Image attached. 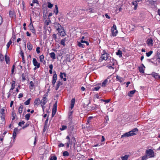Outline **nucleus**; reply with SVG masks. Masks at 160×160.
Here are the masks:
<instances>
[{
    "label": "nucleus",
    "mask_w": 160,
    "mask_h": 160,
    "mask_svg": "<svg viewBox=\"0 0 160 160\" xmlns=\"http://www.w3.org/2000/svg\"><path fill=\"white\" fill-rule=\"evenodd\" d=\"M130 131L129 132L126 133L121 136V138L123 137H128L132 136L136 134L137 131Z\"/></svg>",
    "instance_id": "nucleus-1"
},
{
    "label": "nucleus",
    "mask_w": 160,
    "mask_h": 160,
    "mask_svg": "<svg viewBox=\"0 0 160 160\" xmlns=\"http://www.w3.org/2000/svg\"><path fill=\"white\" fill-rule=\"evenodd\" d=\"M111 31L112 32V35L113 36H116L118 32L116 29V26L115 24H113V26L111 28Z\"/></svg>",
    "instance_id": "nucleus-2"
},
{
    "label": "nucleus",
    "mask_w": 160,
    "mask_h": 160,
    "mask_svg": "<svg viewBox=\"0 0 160 160\" xmlns=\"http://www.w3.org/2000/svg\"><path fill=\"white\" fill-rule=\"evenodd\" d=\"M146 152L147 156H148L149 158H152L154 157V152L153 150L151 149L147 150Z\"/></svg>",
    "instance_id": "nucleus-3"
},
{
    "label": "nucleus",
    "mask_w": 160,
    "mask_h": 160,
    "mask_svg": "<svg viewBox=\"0 0 160 160\" xmlns=\"http://www.w3.org/2000/svg\"><path fill=\"white\" fill-rule=\"evenodd\" d=\"M47 99L46 97H44L40 101L43 110L45 108L44 106L47 103Z\"/></svg>",
    "instance_id": "nucleus-4"
},
{
    "label": "nucleus",
    "mask_w": 160,
    "mask_h": 160,
    "mask_svg": "<svg viewBox=\"0 0 160 160\" xmlns=\"http://www.w3.org/2000/svg\"><path fill=\"white\" fill-rule=\"evenodd\" d=\"M5 123V115H2L0 118V126H2Z\"/></svg>",
    "instance_id": "nucleus-5"
},
{
    "label": "nucleus",
    "mask_w": 160,
    "mask_h": 160,
    "mask_svg": "<svg viewBox=\"0 0 160 160\" xmlns=\"http://www.w3.org/2000/svg\"><path fill=\"white\" fill-rule=\"evenodd\" d=\"M54 74L53 75V76L52 77V84L53 86H54L55 85V84L57 80V75L56 73V72L54 71Z\"/></svg>",
    "instance_id": "nucleus-6"
},
{
    "label": "nucleus",
    "mask_w": 160,
    "mask_h": 160,
    "mask_svg": "<svg viewBox=\"0 0 160 160\" xmlns=\"http://www.w3.org/2000/svg\"><path fill=\"white\" fill-rule=\"evenodd\" d=\"M30 20L31 22L30 24H29L28 27L30 30L31 31V32L33 33H35L36 32L35 30L33 27L32 23V19L31 18L30 19Z\"/></svg>",
    "instance_id": "nucleus-7"
},
{
    "label": "nucleus",
    "mask_w": 160,
    "mask_h": 160,
    "mask_svg": "<svg viewBox=\"0 0 160 160\" xmlns=\"http://www.w3.org/2000/svg\"><path fill=\"white\" fill-rule=\"evenodd\" d=\"M32 62L33 65L35 66L37 68H38L40 67V64L38 63L35 58H34L33 59Z\"/></svg>",
    "instance_id": "nucleus-8"
},
{
    "label": "nucleus",
    "mask_w": 160,
    "mask_h": 160,
    "mask_svg": "<svg viewBox=\"0 0 160 160\" xmlns=\"http://www.w3.org/2000/svg\"><path fill=\"white\" fill-rule=\"evenodd\" d=\"M58 31V32L60 33V35H62L63 36H65L66 34L64 31V29H63L62 28H61L60 29H59V30Z\"/></svg>",
    "instance_id": "nucleus-9"
},
{
    "label": "nucleus",
    "mask_w": 160,
    "mask_h": 160,
    "mask_svg": "<svg viewBox=\"0 0 160 160\" xmlns=\"http://www.w3.org/2000/svg\"><path fill=\"white\" fill-rule=\"evenodd\" d=\"M101 58L102 60H106L108 58V55L107 53H103L101 56Z\"/></svg>",
    "instance_id": "nucleus-10"
},
{
    "label": "nucleus",
    "mask_w": 160,
    "mask_h": 160,
    "mask_svg": "<svg viewBox=\"0 0 160 160\" xmlns=\"http://www.w3.org/2000/svg\"><path fill=\"white\" fill-rule=\"evenodd\" d=\"M40 60L41 62L43 63L44 64H45L46 63V61L44 60V57L43 55H40L39 57Z\"/></svg>",
    "instance_id": "nucleus-11"
},
{
    "label": "nucleus",
    "mask_w": 160,
    "mask_h": 160,
    "mask_svg": "<svg viewBox=\"0 0 160 160\" xmlns=\"http://www.w3.org/2000/svg\"><path fill=\"white\" fill-rule=\"evenodd\" d=\"M153 40L152 39L150 38L148 39L147 41V43L149 46H152L153 45Z\"/></svg>",
    "instance_id": "nucleus-12"
},
{
    "label": "nucleus",
    "mask_w": 160,
    "mask_h": 160,
    "mask_svg": "<svg viewBox=\"0 0 160 160\" xmlns=\"http://www.w3.org/2000/svg\"><path fill=\"white\" fill-rule=\"evenodd\" d=\"M132 4L134 6L133 8L134 9L136 10L137 9L138 6L137 2L136 1H134L132 2Z\"/></svg>",
    "instance_id": "nucleus-13"
},
{
    "label": "nucleus",
    "mask_w": 160,
    "mask_h": 160,
    "mask_svg": "<svg viewBox=\"0 0 160 160\" xmlns=\"http://www.w3.org/2000/svg\"><path fill=\"white\" fill-rule=\"evenodd\" d=\"M54 25L55 27L58 31L62 28L61 25L59 23H56Z\"/></svg>",
    "instance_id": "nucleus-14"
},
{
    "label": "nucleus",
    "mask_w": 160,
    "mask_h": 160,
    "mask_svg": "<svg viewBox=\"0 0 160 160\" xmlns=\"http://www.w3.org/2000/svg\"><path fill=\"white\" fill-rule=\"evenodd\" d=\"M62 85V83L60 81H58L57 82V85L56 86V87L55 88V89L56 90H57L58 89L59 86Z\"/></svg>",
    "instance_id": "nucleus-15"
},
{
    "label": "nucleus",
    "mask_w": 160,
    "mask_h": 160,
    "mask_svg": "<svg viewBox=\"0 0 160 160\" xmlns=\"http://www.w3.org/2000/svg\"><path fill=\"white\" fill-rule=\"evenodd\" d=\"M108 80L107 79H105L102 83V87H105L108 84Z\"/></svg>",
    "instance_id": "nucleus-16"
},
{
    "label": "nucleus",
    "mask_w": 160,
    "mask_h": 160,
    "mask_svg": "<svg viewBox=\"0 0 160 160\" xmlns=\"http://www.w3.org/2000/svg\"><path fill=\"white\" fill-rule=\"evenodd\" d=\"M15 85V81H12V83L11 88L10 90V92H11V91L12 90L14 89Z\"/></svg>",
    "instance_id": "nucleus-17"
},
{
    "label": "nucleus",
    "mask_w": 160,
    "mask_h": 160,
    "mask_svg": "<svg viewBox=\"0 0 160 160\" xmlns=\"http://www.w3.org/2000/svg\"><path fill=\"white\" fill-rule=\"evenodd\" d=\"M23 109V106L22 105H21L18 108V112L19 113L21 114L22 112V109Z\"/></svg>",
    "instance_id": "nucleus-18"
},
{
    "label": "nucleus",
    "mask_w": 160,
    "mask_h": 160,
    "mask_svg": "<svg viewBox=\"0 0 160 160\" xmlns=\"http://www.w3.org/2000/svg\"><path fill=\"white\" fill-rule=\"evenodd\" d=\"M27 46L29 50H31L32 49V46L30 42H28L27 43Z\"/></svg>",
    "instance_id": "nucleus-19"
},
{
    "label": "nucleus",
    "mask_w": 160,
    "mask_h": 160,
    "mask_svg": "<svg viewBox=\"0 0 160 160\" xmlns=\"http://www.w3.org/2000/svg\"><path fill=\"white\" fill-rule=\"evenodd\" d=\"M20 54L22 57V62L23 63H24L25 62V60H24V53L22 50L21 51Z\"/></svg>",
    "instance_id": "nucleus-20"
},
{
    "label": "nucleus",
    "mask_w": 160,
    "mask_h": 160,
    "mask_svg": "<svg viewBox=\"0 0 160 160\" xmlns=\"http://www.w3.org/2000/svg\"><path fill=\"white\" fill-rule=\"evenodd\" d=\"M50 57L53 59H56V56L54 52H52L50 53Z\"/></svg>",
    "instance_id": "nucleus-21"
},
{
    "label": "nucleus",
    "mask_w": 160,
    "mask_h": 160,
    "mask_svg": "<svg viewBox=\"0 0 160 160\" xmlns=\"http://www.w3.org/2000/svg\"><path fill=\"white\" fill-rule=\"evenodd\" d=\"M66 41V38H64L62 39L61 41V42H60L61 44L62 45L65 46V41Z\"/></svg>",
    "instance_id": "nucleus-22"
},
{
    "label": "nucleus",
    "mask_w": 160,
    "mask_h": 160,
    "mask_svg": "<svg viewBox=\"0 0 160 160\" xmlns=\"http://www.w3.org/2000/svg\"><path fill=\"white\" fill-rule=\"evenodd\" d=\"M152 76L156 79H158L160 75H159L157 73H154L152 74Z\"/></svg>",
    "instance_id": "nucleus-23"
},
{
    "label": "nucleus",
    "mask_w": 160,
    "mask_h": 160,
    "mask_svg": "<svg viewBox=\"0 0 160 160\" xmlns=\"http://www.w3.org/2000/svg\"><path fill=\"white\" fill-rule=\"evenodd\" d=\"M30 84L29 88L30 89H32L34 86V83L32 81H31Z\"/></svg>",
    "instance_id": "nucleus-24"
},
{
    "label": "nucleus",
    "mask_w": 160,
    "mask_h": 160,
    "mask_svg": "<svg viewBox=\"0 0 160 160\" xmlns=\"http://www.w3.org/2000/svg\"><path fill=\"white\" fill-rule=\"evenodd\" d=\"M135 92L136 90H135L130 91L129 92V93H128V96L130 97H132V95L135 93Z\"/></svg>",
    "instance_id": "nucleus-25"
},
{
    "label": "nucleus",
    "mask_w": 160,
    "mask_h": 160,
    "mask_svg": "<svg viewBox=\"0 0 160 160\" xmlns=\"http://www.w3.org/2000/svg\"><path fill=\"white\" fill-rule=\"evenodd\" d=\"M116 54L117 55L119 56V57H122V52L120 50H118L116 53Z\"/></svg>",
    "instance_id": "nucleus-26"
},
{
    "label": "nucleus",
    "mask_w": 160,
    "mask_h": 160,
    "mask_svg": "<svg viewBox=\"0 0 160 160\" xmlns=\"http://www.w3.org/2000/svg\"><path fill=\"white\" fill-rule=\"evenodd\" d=\"M5 60L6 63L7 64L9 63V61H10L9 58L7 56V55H6L5 56Z\"/></svg>",
    "instance_id": "nucleus-27"
},
{
    "label": "nucleus",
    "mask_w": 160,
    "mask_h": 160,
    "mask_svg": "<svg viewBox=\"0 0 160 160\" xmlns=\"http://www.w3.org/2000/svg\"><path fill=\"white\" fill-rule=\"evenodd\" d=\"M58 7L57 5H55V8L54 10V12L56 14H57L58 13Z\"/></svg>",
    "instance_id": "nucleus-28"
},
{
    "label": "nucleus",
    "mask_w": 160,
    "mask_h": 160,
    "mask_svg": "<svg viewBox=\"0 0 160 160\" xmlns=\"http://www.w3.org/2000/svg\"><path fill=\"white\" fill-rule=\"evenodd\" d=\"M17 135L16 132L15 131H14L13 132V134H12V137L13 138V142H14L15 141V138H16V137Z\"/></svg>",
    "instance_id": "nucleus-29"
},
{
    "label": "nucleus",
    "mask_w": 160,
    "mask_h": 160,
    "mask_svg": "<svg viewBox=\"0 0 160 160\" xmlns=\"http://www.w3.org/2000/svg\"><path fill=\"white\" fill-rule=\"evenodd\" d=\"M57 158L55 155L51 156L49 158L50 160H57Z\"/></svg>",
    "instance_id": "nucleus-30"
},
{
    "label": "nucleus",
    "mask_w": 160,
    "mask_h": 160,
    "mask_svg": "<svg viewBox=\"0 0 160 160\" xmlns=\"http://www.w3.org/2000/svg\"><path fill=\"white\" fill-rule=\"evenodd\" d=\"M78 45L79 47L84 48V45L82 44L81 42H78Z\"/></svg>",
    "instance_id": "nucleus-31"
},
{
    "label": "nucleus",
    "mask_w": 160,
    "mask_h": 160,
    "mask_svg": "<svg viewBox=\"0 0 160 160\" xmlns=\"http://www.w3.org/2000/svg\"><path fill=\"white\" fill-rule=\"evenodd\" d=\"M40 102V99L38 98L36 99L34 102V103L36 104H38Z\"/></svg>",
    "instance_id": "nucleus-32"
},
{
    "label": "nucleus",
    "mask_w": 160,
    "mask_h": 160,
    "mask_svg": "<svg viewBox=\"0 0 160 160\" xmlns=\"http://www.w3.org/2000/svg\"><path fill=\"white\" fill-rule=\"evenodd\" d=\"M62 154L64 156H68L69 155V153L68 152L65 151L63 152Z\"/></svg>",
    "instance_id": "nucleus-33"
},
{
    "label": "nucleus",
    "mask_w": 160,
    "mask_h": 160,
    "mask_svg": "<svg viewBox=\"0 0 160 160\" xmlns=\"http://www.w3.org/2000/svg\"><path fill=\"white\" fill-rule=\"evenodd\" d=\"M30 114L29 113L27 114L25 116V118L27 120H28L29 119L30 117Z\"/></svg>",
    "instance_id": "nucleus-34"
},
{
    "label": "nucleus",
    "mask_w": 160,
    "mask_h": 160,
    "mask_svg": "<svg viewBox=\"0 0 160 160\" xmlns=\"http://www.w3.org/2000/svg\"><path fill=\"white\" fill-rule=\"evenodd\" d=\"M139 72L142 73H144V70H143V68L142 67H140L139 68Z\"/></svg>",
    "instance_id": "nucleus-35"
},
{
    "label": "nucleus",
    "mask_w": 160,
    "mask_h": 160,
    "mask_svg": "<svg viewBox=\"0 0 160 160\" xmlns=\"http://www.w3.org/2000/svg\"><path fill=\"white\" fill-rule=\"evenodd\" d=\"M53 6V5L52 4H51L50 2H48V7L50 8H52V7Z\"/></svg>",
    "instance_id": "nucleus-36"
},
{
    "label": "nucleus",
    "mask_w": 160,
    "mask_h": 160,
    "mask_svg": "<svg viewBox=\"0 0 160 160\" xmlns=\"http://www.w3.org/2000/svg\"><path fill=\"white\" fill-rule=\"evenodd\" d=\"M30 100H31L30 98H29V99H28L26 101H25L24 102V104L26 105H28V104H29L30 103Z\"/></svg>",
    "instance_id": "nucleus-37"
},
{
    "label": "nucleus",
    "mask_w": 160,
    "mask_h": 160,
    "mask_svg": "<svg viewBox=\"0 0 160 160\" xmlns=\"http://www.w3.org/2000/svg\"><path fill=\"white\" fill-rule=\"evenodd\" d=\"M153 52L152 51H150L149 52H147L146 53V55L147 56L149 57L150 56L152 53Z\"/></svg>",
    "instance_id": "nucleus-38"
},
{
    "label": "nucleus",
    "mask_w": 160,
    "mask_h": 160,
    "mask_svg": "<svg viewBox=\"0 0 160 160\" xmlns=\"http://www.w3.org/2000/svg\"><path fill=\"white\" fill-rule=\"evenodd\" d=\"M16 39V36L14 35L12 37L11 39V41H12L13 42H15V40Z\"/></svg>",
    "instance_id": "nucleus-39"
},
{
    "label": "nucleus",
    "mask_w": 160,
    "mask_h": 160,
    "mask_svg": "<svg viewBox=\"0 0 160 160\" xmlns=\"http://www.w3.org/2000/svg\"><path fill=\"white\" fill-rule=\"evenodd\" d=\"M57 111V105L55 107H53L52 110V113H54L56 114V112Z\"/></svg>",
    "instance_id": "nucleus-40"
},
{
    "label": "nucleus",
    "mask_w": 160,
    "mask_h": 160,
    "mask_svg": "<svg viewBox=\"0 0 160 160\" xmlns=\"http://www.w3.org/2000/svg\"><path fill=\"white\" fill-rule=\"evenodd\" d=\"M12 43V41H11V40H10L8 42V43L7 45V49H8L9 47H10V45Z\"/></svg>",
    "instance_id": "nucleus-41"
},
{
    "label": "nucleus",
    "mask_w": 160,
    "mask_h": 160,
    "mask_svg": "<svg viewBox=\"0 0 160 160\" xmlns=\"http://www.w3.org/2000/svg\"><path fill=\"white\" fill-rule=\"evenodd\" d=\"M116 78L117 80H118L120 82H122V80L123 79L122 78H121L118 76H116Z\"/></svg>",
    "instance_id": "nucleus-42"
},
{
    "label": "nucleus",
    "mask_w": 160,
    "mask_h": 160,
    "mask_svg": "<svg viewBox=\"0 0 160 160\" xmlns=\"http://www.w3.org/2000/svg\"><path fill=\"white\" fill-rule=\"evenodd\" d=\"M100 88V86H98L97 87H95L94 88H93L92 89V90L93 91L95 90V91H98L99 89Z\"/></svg>",
    "instance_id": "nucleus-43"
},
{
    "label": "nucleus",
    "mask_w": 160,
    "mask_h": 160,
    "mask_svg": "<svg viewBox=\"0 0 160 160\" xmlns=\"http://www.w3.org/2000/svg\"><path fill=\"white\" fill-rule=\"evenodd\" d=\"M128 156L127 155H125L124 157H122V160H127Z\"/></svg>",
    "instance_id": "nucleus-44"
},
{
    "label": "nucleus",
    "mask_w": 160,
    "mask_h": 160,
    "mask_svg": "<svg viewBox=\"0 0 160 160\" xmlns=\"http://www.w3.org/2000/svg\"><path fill=\"white\" fill-rule=\"evenodd\" d=\"M64 75V77H66V74L65 73L60 72V77L61 78H63V75Z\"/></svg>",
    "instance_id": "nucleus-45"
},
{
    "label": "nucleus",
    "mask_w": 160,
    "mask_h": 160,
    "mask_svg": "<svg viewBox=\"0 0 160 160\" xmlns=\"http://www.w3.org/2000/svg\"><path fill=\"white\" fill-rule=\"evenodd\" d=\"M25 123V122L23 121H22L21 122H20L18 123V125L20 126L21 127H22V125H23Z\"/></svg>",
    "instance_id": "nucleus-46"
},
{
    "label": "nucleus",
    "mask_w": 160,
    "mask_h": 160,
    "mask_svg": "<svg viewBox=\"0 0 160 160\" xmlns=\"http://www.w3.org/2000/svg\"><path fill=\"white\" fill-rule=\"evenodd\" d=\"M67 127L66 126L63 125L62 126V128H60V130H64L67 129Z\"/></svg>",
    "instance_id": "nucleus-47"
},
{
    "label": "nucleus",
    "mask_w": 160,
    "mask_h": 160,
    "mask_svg": "<svg viewBox=\"0 0 160 160\" xmlns=\"http://www.w3.org/2000/svg\"><path fill=\"white\" fill-rule=\"evenodd\" d=\"M0 113L2 114V115H4L3 114L4 113V109L3 108H2L0 110Z\"/></svg>",
    "instance_id": "nucleus-48"
},
{
    "label": "nucleus",
    "mask_w": 160,
    "mask_h": 160,
    "mask_svg": "<svg viewBox=\"0 0 160 160\" xmlns=\"http://www.w3.org/2000/svg\"><path fill=\"white\" fill-rule=\"evenodd\" d=\"M70 144H72L71 141L68 142L66 143V146L67 148H68L69 147Z\"/></svg>",
    "instance_id": "nucleus-49"
},
{
    "label": "nucleus",
    "mask_w": 160,
    "mask_h": 160,
    "mask_svg": "<svg viewBox=\"0 0 160 160\" xmlns=\"http://www.w3.org/2000/svg\"><path fill=\"white\" fill-rule=\"evenodd\" d=\"M40 48L39 47H38L36 48V52L37 53H39L40 51Z\"/></svg>",
    "instance_id": "nucleus-50"
},
{
    "label": "nucleus",
    "mask_w": 160,
    "mask_h": 160,
    "mask_svg": "<svg viewBox=\"0 0 160 160\" xmlns=\"http://www.w3.org/2000/svg\"><path fill=\"white\" fill-rule=\"evenodd\" d=\"M148 158L147 156H143L142 157V160H146Z\"/></svg>",
    "instance_id": "nucleus-51"
},
{
    "label": "nucleus",
    "mask_w": 160,
    "mask_h": 160,
    "mask_svg": "<svg viewBox=\"0 0 160 160\" xmlns=\"http://www.w3.org/2000/svg\"><path fill=\"white\" fill-rule=\"evenodd\" d=\"M4 57L1 54H0V60L1 61H3Z\"/></svg>",
    "instance_id": "nucleus-52"
},
{
    "label": "nucleus",
    "mask_w": 160,
    "mask_h": 160,
    "mask_svg": "<svg viewBox=\"0 0 160 160\" xmlns=\"http://www.w3.org/2000/svg\"><path fill=\"white\" fill-rule=\"evenodd\" d=\"M29 126V124L28 123H26L25 124V125L24 126H23L22 127V129H25L26 127H27Z\"/></svg>",
    "instance_id": "nucleus-53"
},
{
    "label": "nucleus",
    "mask_w": 160,
    "mask_h": 160,
    "mask_svg": "<svg viewBox=\"0 0 160 160\" xmlns=\"http://www.w3.org/2000/svg\"><path fill=\"white\" fill-rule=\"evenodd\" d=\"M75 99V98H72L71 101V104H74Z\"/></svg>",
    "instance_id": "nucleus-54"
},
{
    "label": "nucleus",
    "mask_w": 160,
    "mask_h": 160,
    "mask_svg": "<svg viewBox=\"0 0 160 160\" xmlns=\"http://www.w3.org/2000/svg\"><path fill=\"white\" fill-rule=\"evenodd\" d=\"M52 37L54 39H56L57 38L56 35L54 34H53L52 35Z\"/></svg>",
    "instance_id": "nucleus-55"
},
{
    "label": "nucleus",
    "mask_w": 160,
    "mask_h": 160,
    "mask_svg": "<svg viewBox=\"0 0 160 160\" xmlns=\"http://www.w3.org/2000/svg\"><path fill=\"white\" fill-rule=\"evenodd\" d=\"M2 16L0 15V25L2 24Z\"/></svg>",
    "instance_id": "nucleus-56"
},
{
    "label": "nucleus",
    "mask_w": 160,
    "mask_h": 160,
    "mask_svg": "<svg viewBox=\"0 0 160 160\" xmlns=\"http://www.w3.org/2000/svg\"><path fill=\"white\" fill-rule=\"evenodd\" d=\"M157 62H158V64L159 63H160V56H159V57L157 59Z\"/></svg>",
    "instance_id": "nucleus-57"
},
{
    "label": "nucleus",
    "mask_w": 160,
    "mask_h": 160,
    "mask_svg": "<svg viewBox=\"0 0 160 160\" xmlns=\"http://www.w3.org/2000/svg\"><path fill=\"white\" fill-rule=\"evenodd\" d=\"M22 80H25L26 78H25V76H24V74H22Z\"/></svg>",
    "instance_id": "nucleus-58"
},
{
    "label": "nucleus",
    "mask_w": 160,
    "mask_h": 160,
    "mask_svg": "<svg viewBox=\"0 0 160 160\" xmlns=\"http://www.w3.org/2000/svg\"><path fill=\"white\" fill-rule=\"evenodd\" d=\"M64 146V144L63 143H61L58 145V147H63Z\"/></svg>",
    "instance_id": "nucleus-59"
},
{
    "label": "nucleus",
    "mask_w": 160,
    "mask_h": 160,
    "mask_svg": "<svg viewBox=\"0 0 160 160\" xmlns=\"http://www.w3.org/2000/svg\"><path fill=\"white\" fill-rule=\"evenodd\" d=\"M32 2H33V3H38V1L37 0H33Z\"/></svg>",
    "instance_id": "nucleus-60"
},
{
    "label": "nucleus",
    "mask_w": 160,
    "mask_h": 160,
    "mask_svg": "<svg viewBox=\"0 0 160 160\" xmlns=\"http://www.w3.org/2000/svg\"><path fill=\"white\" fill-rule=\"evenodd\" d=\"M23 96V95L22 93H20L19 94V95L18 98H21Z\"/></svg>",
    "instance_id": "nucleus-61"
},
{
    "label": "nucleus",
    "mask_w": 160,
    "mask_h": 160,
    "mask_svg": "<svg viewBox=\"0 0 160 160\" xmlns=\"http://www.w3.org/2000/svg\"><path fill=\"white\" fill-rule=\"evenodd\" d=\"M102 139L101 140V141L102 142H103L105 140V138L103 136H102Z\"/></svg>",
    "instance_id": "nucleus-62"
},
{
    "label": "nucleus",
    "mask_w": 160,
    "mask_h": 160,
    "mask_svg": "<svg viewBox=\"0 0 160 160\" xmlns=\"http://www.w3.org/2000/svg\"><path fill=\"white\" fill-rule=\"evenodd\" d=\"M105 16L108 19H110V17L107 14H106Z\"/></svg>",
    "instance_id": "nucleus-63"
},
{
    "label": "nucleus",
    "mask_w": 160,
    "mask_h": 160,
    "mask_svg": "<svg viewBox=\"0 0 160 160\" xmlns=\"http://www.w3.org/2000/svg\"><path fill=\"white\" fill-rule=\"evenodd\" d=\"M49 68L50 69H52L53 68V65L52 64H50L49 66Z\"/></svg>",
    "instance_id": "nucleus-64"
}]
</instances>
